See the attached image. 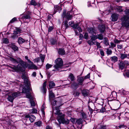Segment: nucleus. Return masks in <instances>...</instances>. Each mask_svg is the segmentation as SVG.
<instances>
[{
  "instance_id": "f257e3e1",
  "label": "nucleus",
  "mask_w": 129,
  "mask_h": 129,
  "mask_svg": "<svg viewBox=\"0 0 129 129\" xmlns=\"http://www.w3.org/2000/svg\"><path fill=\"white\" fill-rule=\"evenodd\" d=\"M21 77L22 79H23L25 85V86L22 89V92L26 93V97L30 99L31 96L29 91L31 90V89L30 87V84L29 81L28 77L26 74H23Z\"/></svg>"
},
{
  "instance_id": "f03ea898",
  "label": "nucleus",
  "mask_w": 129,
  "mask_h": 129,
  "mask_svg": "<svg viewBox=\"0 0 129 129\" xmlns=\"http://www.w3.org/2000/svg\"><path fill=\"white\" fill-rule=\"evenodd\" d=\"M9 59L14 63H19L16 66H13L11 68L15 71L21 70L22 68L24 67L25 65L23 61L20 58L17 57L16 59L11 57H9Z\"/></svg>"
},
{
  "instance_id": "7ed1b4c3",
  "label": "nucleus",
  "mask_w": 129,
  "mask_h": 129,
  "mask_svg": "<svg viewBox=\"0 0 129 129\" xmlns=\"http://www.w3.org/2000/svg\"><path fill=\"white\" fill-rule=\"evenodd\" d=\"M55 114L57 116V119L59 124L61 123L68 124L69 123V120L67 119L64 118V115L60 112V110L56 109Z\"/></svg>"
},
{
  "instance_id": "20e7f679",
  "label": "nucleus",
  "mask_w": 129,
  "mask_h": 129,
  "mask_svg": "<svg viewBox=\"0 0 129 129\" xmlns=\"http://www.w3.org/2000/svg\"><path fill=\"white\" fill-rule=\"evenodd\" d=\"M54 62L56 64L53 67L56 70V71H58L62 68L63 62L61 58H58L55 60Z\"/></svg>"
},
{
  "instance_id": "39448f33",
  "label": "nucleus",
  "mask_w": 129,
  "mask_h": 129,
  "mask_svg": "<svg viewBox=\"0 0 129 129\" xmlns=\"http://www.w3.org/2000/svg\"><path fill=\"white\" fill-rule=\"evenodd\" d=\"M20 93L18 92H14L10 93L8 95L7 98L8 100L11 102H13L14 99L20 95Z\"/></svg>"
},
{
  "instance_id": "423d86ee",
  "label": "nucleus",
  "mask_w": 129,
  "mask_h": 129,
  "mask_svg": "<svg viewBox=\"0 0 129 129\" xmlns=\"http://www.w3.org/2000/svg\"><path fill=\"white\" fill-rule=\"evenodd\" d=\"M122 26L126 28H129V17L124 16L121 19Z\"/></svg>"
},
{
  "instance_id": "0eeeda50",
  "label": "nucleus",
  "mask_w": 129,
  "mask_h": 129,
  "mask_svg": "<svg viewBox=\"0 0 129 129\" xmlns=\"http://www.w3.org/2000/svg\"><path fill=\"white\" fill-rule=\"evenodd\" d=\"M70 11L68 12L67 13H66V11L65 10L63 11L62 15L64 17H65L68 20L71 19L72 16V15L70 14Z\"/></svg>"
},
{
  "instance_id": "6e6552de",
  "label": "nucleus",
  "mask_w": 129,
  "mask_h": 129,
  "mask_svg": "<svg viewBox=\"0 0 129 129\" xmlns=\"http://www.w3.org/2000/svg\"><path fill=\"white\" fill-rule=\"evenodd\" d=\"M119 15L116 13H114L112 14L111 17L112 18V20L113 21H117L118 19Z\"/></svg>"
},
{
  "instance_id": "1a4fd4ad",
  "label": "nucleus",
  "mask_w": 129,
  "mask_h": 129,
  "mask_svg": "<svg viewBox=\"0 0 129 129\" xmlns=\"http://www.w3.org/2000/svg\"><path fill=\"white\" fill-rule=\"evenodd\" d=\"M79 85L78 83L74 82L71 85V87L72 89H75L78 87Z\"/></svg>"
},
{
  "instance_id": "9d476101",
  "label": "nucleus",
  "mask_w": 129,
  "mask_h": 129,
  "mask_svg": "<svg viewBox=\"0 0 129 129\" xmlns=\"http://www.w3.org/2000/svg\"><path fill=\"white\" fill-rule=\"evenodd\" d=\"M42 90L44 93L46 92V82L45 81L43 83V85L42 88Z\"/></svg>"
},
{
  "instance_id": "9b49d317",
  "label": "nucleus",
  "mask_w": 129,
  "mask_h": 129,
  "mask_svg": "<svg viewBox=\"0 0 129 129\" xmlns=\"http://www.w3.org/2000/svg\"><path fill=\"white\" fill-rule=\"evenodd\" d=\"M58 53L59 55H62L65 54V51L62 48H59L58 50Z\"/></svg>"
},
{
  "instance_id": "f8f14e48",
  "label": "nucleus",
  "mask_w": 129,
  "mask_h": 129,
  "mask_svg": "<svg viewBox=\"0 0 129 129\" xmlns=\"http://www.w3.org/2000/svg\"><path fill=\"white\" fill-rule=\"evenodd\" d=\"M99 28L101 33L104 32L105 30V27L104 25H99Z\"/></svg>"
},
{
  "instance_id": "ddd939ff",
  "label": "nucleus",
  "mask_w": 129,
  "mask_h": 129,
  "mask_svg": "<svg viewBox=\"0 0 129 129\" xmlns=\"http://www.w3.org/2000/svg\"><path fill=\"white\" fill-rule=\"evenodd\" d=\"M10 47L14 51H18V47L13 44H12L10 45Z\"/></svg>"
},
{
  "instance_id": "4468645a",
  "label": "nucleus",
  "mask_w": 129,
  "mask_h": 129,
  "mask_svg": "<svg viewBox=\"0 0 129 129\" xmlns=\"http://www.w3.org/2000/svg\"><path fill=\"white\" fill-rule=\"evenodd\" d=\"M49 99L50 101H51V99L55 97L54 94L52 92V90H49Z\"/></svg>"
},
{
  "instance_id": "2eb2a0df",
  "label": "nucleus",
  "mask_w": 129,
  "mask_h": 129,
  "mask_svg": "<svg viewBox=\"0 0 129 129\" xmlns=\"http://www.w3.org/2000/svg\"><path fill=\"white\" fill-rule=\"evenodd\" d=\"M119 65V68L122 70L124 69L125 67V66L124 64L123 61L120 62Z\"/></svg>"
},
{
  "instance_id": "dca6fc26",
  "label": "nucleus",
  "mask_w": 129,
  "mask_h": 129,
  "mask_svg": "<svg viewBox=\"0 0 129 129\" xmlns=\"http://www.w3.org/2000/svg\"><path fill=\"white\" fill-rule=\"evenodd\" d=\"M83 81L84 79L83 77H79L77 79V81L78 82V84L79 85H82Z\"/></svg>"
},
{
  "instance_id": "f3484780",
  "label": "nucleus",
  "mask_w": 129,
  "mask_h": 129,
  "mask_svg": "<svg viewBox=\"0 0 129 129\" xmlns=\"http://www.w3.org/2000/svg\"><path fill=\"white\" fill-rule=\"evenodd\" d=\"M18 42L19 44H22L25 42V40L21 37H19L18 39Z\"/></svg>"
},
{
  "instance_id": "a211bd4d",
  "label": "nucleus",
  "mask_w": 129,
  "mask_h": 129,
  "mask_svg": "<svg viewBox=\"0 0 129 129\" xmlns=\"http://www.w3.org/2000/svg\"><path fill=\"white\" fill-rule=\"evenodd\" d=\"M89 91L87 90H84L82 91V93L84 96L87 95L89 93Z\"/></svg>"
},
{
  "instance_id": "6ab92c4d",
  "label": "nucleus",
  "mask_w": 129,
  "mask_h": 129,
  "mask_svg": "<svg viewBox=\"0 0 129 129\" xmlns=\"http://www.w3.org/2000/svg\"><path fill=\"white\" fill-rule=\"evenodd\" d=\"M111 60L113 62H115L118 60V58L117 56H114L111 57Z\"/></svg>"
},
{
  "instance_id": "aec40b11",
  "label": "nucleus",
  "mask_w": 129,
  "mask_h": 129,
  "mask_svg": "<svg viewBox=\"0 0 129 129\" xmlns=\"http://www.w3.org/2000/svg\"><path fill=\"white\" fill-rule=\"evenodd\" d=\"M35 118L36 117L34 115H31L30 117L29 120L31 122H32L34 121Z\"/></svg>"
},
{
  "instance_id": "412c9836",
  "label": "nucleus",
  "mask_w": 129,
  "mask_h": 129,
  "mask_svg": "<svg viewBox=\"0 0 129 129\" xmlns=\"http://www.w3.org/2000/svg\"><path fill=\"white\" fill-rule=\"evenodd\" d=\"M55 86V84L53 82L51 81L49 82V86L50 88H52Z\"/></svg>"
},
{
  "instance_id": "4be33fe9",
  "label": "nucleus",
  "mask_w": 129,
  "mask_h": 129,
  "mask_svg": "<svg viewBox=\"0 0 129 129\" xmlns=\"http://www.w3.org/2000/svg\"><path fill=\"white\" fill-rule=\"evenodd\" d=\"M3 43L8 44L9 43V41L8 39L7 38H4L2 40Z\"/></svg>"
},
{
  "instance_id": "5701e85b",
  "label": "nucleus",
  "mask_w": 129,
  "mask_h": 129,
  "mask_svg": "<svg viewBox=\"0 0 129 129\" xmlns=\"http://www.w3.org/2000/svg\"><path fill=\"white\" fill-rule=\"evenodd\" d=\"M88 31L89 33L91 34H93L94 33V29L92 28H88Z\"/></svg>"
},
{
  "instance_id": "b1692460",
  "label": "nucleus",
  "mask_w": 129,
  "mask_h": 129,
  "mask_svg": "<svg viewBox=\"0 0 129 129\" xmlns=\"http://www.w3.org/2000/svg\"><path fill=\"white\" fill-rule=\"evenodd\" d=\"M120 58L122 59H123L124 58L127 57V56H128L126 54L121 53L120 54Z\"/></svg>"
},
{
  "instance_id": "393cba45",
  "label": "nucleus",
  "mask_w": 129,
  "mask_h": 129,
  "mask_svg": "<svg viewBox=\"0 0 129 129\" xmlns=\"http://www.w3.org/2000/svg\"><path fill=\"white\" fill-rule=\"evenodd\" d=\"M35 124L37 126L40 127L42 125V123L41 121H39L36 122Z\"/></svg>"
},
{
  "instance_id": "a878e982",
  "label": "nucleus",
  "mask_w": 129,
  "mask_h": 129,
  "mask_svg": "<svg viewBox=\"0 0 129 129\" xmlns=\"http://www.w3.org/2000/svg\"><path fill=\"white\" fill-rule=\"evenodd\" d=\"M83 120L81 119H79L76 120V123L78 124H80L82 123Z\"/></svg>"
},
{
  "instance_id": "bb28decb",
  "label": "nucleus",
  "mask_w": 129,
  "mask_h": 129,
  "mask_svg": "<svg viewBox=\"0 0 129 129\" xmlns=\"http://www.w3.org/2000/svg\"><path fill=\"white\" fill-rule=\"evenodd\" d=\"M54 8V13L53 14H55L56 12L58 11L60 8V7L58 6H55Z\"/></svg>"
},
{
  "instance_id": "cd10ccee",
  "label": "nucleus",
  "mask_w": 129,
  "mask_h": 129,
  "mask_svg": "<svg viewBox=\"0 0 129 129\" xmlns=\"http://www.w3.org/2000/svg\"><path fill=\"white\" fill-rule=\"evenodd\" d=\"M96 36L97 39H98L100 40H102L103 38V36L102 34L97 35Z\"/></svg>"
},
{
  "instance_id": "c85d7f7f",
  "label": "nucleus",
  "mask_w": 129,
  "mask_h": 129,
  "mask_svg": "<svg viewBox=\"0 0 129 129\" xmlns=\"http://www.w3.org/2000/svg\"><path fill=\"white\" fill-rule=\"evenodd\" d=\"M69 78L70 79L71 81H73L74 80V77L73 75L71 73L69 76Z\"/></svg>"
},
{
  "instance_id": "c756f323",
  "label": "nucleus",
  "mask_w": 129,
  "mask_h": 129,
  "mask_svg": "<svg viewBox=\"0 0 129 129\" xmlns=\"http://www.w3.org/2000/svg\"><path fill=\"white\" fill-rule=\"evenodd\" d=\"M52 66V65L50 64L49 63H47L46 66V70H47L49 69Z\"/></svg>"
},
{
  "instance_id": "7c9ffc66",
  "label": "nucleus",
  "mask_w": 129,
  "mask_h": 129,
  "mask_svg": "<svg viewBox=\"0 0 129 129\" xmlns=\"http://www.w3.org/2000/svg\"><path fill=\"white\" fill-rule=\"evenodd\" d=\"M29 111L30 113H36L37 111V110L35 108L30 110Z\"/></svg>"
},
{
  "instance_id": "2f4dec72",
  "label": "nucleus",
  "mask_w": 129,
  "mask_h": 129,
  "mask_svg": "<svg viewBox=\"0 0 129 129\" xmlns=\"http://www.w3.org/2000/svg\"><path fill=\"white\" fill-rule=\"evenodd\" d=\"M104 44L106 46H107L109 45L108 41L106 38H104Z\"/></svg>"
},
{
  "instance_id": "473e14b6",
  "label": "nucleus",
  "mask_w": 129,
  "mask_h": 129,
  "mask_svg": "<svg viewBox=\"0 0 129 129\" xmlns=\"http://www.w3.org/2000/svg\"><path fill=\"white\" fill-rule=\"evenodd\" d=\"M29 68L31 69H37V67L34 64H32L30 65Z\"/></svg>"
},
{
  "instance_id": "72a5a7b5",
  "label": "nucleus",
  "mask_w": 129,
  "mask_h": 129,
  "mask_svg": "<svg viewBox=\"0 0 129 129\" xmlns=\"http://www.w3.org/2000/svg\"><path fill=\"white\" fill-rule=\"evenodd\" d=\"M117 11L119 12H122L123 11V10L122 9V7L120 6H117Z\"/></svg>"
},
{
  "instance_id": "f704fd0d",
  "label": "nucleus",
  "mask_w": 129,
  "mask_h": 129,
  "mask_svg": "<svg viewBox=\"0 0 129 129\" xmlns=\"http://www.w3.org/2000/svg\"><path fill=\"white\" fill-rule=\"evenodd\" d=\"M57 98H56L55 99L53 100V101L52 103V104L53 106H55L56 105V102L57 101Z\"/></svg>"
},
{
  "instance_id": "c9c22d12",
  "label": "nucleus",
  "mask_w": 129,
  "mask_h": 129,
  "mask_svg": "<svg viewBox=\"0 0 129 129\" xmlns=\"http://www.w3.org/2000/svg\"><path fill=\"white\" fill-rule=\"evenodd\" d=\"M79 24L78 23L75 24H74L72 27L74 29V30H76L77 26L79 25Z\"/></svg>"
},
{
  "instance_id": "e433bc0d",
  "label": "nucleus",
  "mask_w": 129,
  "mask_h": 129,
  "mask_svg": "<svg viewBox=\"0 0 129 129\" xmlns=\"http://www.w3.org/2000/svg\"><path fill=\"white\" fill-rule=\"evenodd\" d=\"M91 39L93 41H95L97 39L96 35H93L90 36Z\"/></svg>"
},
{
  "instance_id": "4c0bfd02",
  "label": "nucleus",
  "mask_w": 129,
  "mask_h": 129,
  "mask_svg": "<svg viewBox=\"0 0 129 129\" xmlns=\"http://www.w3.org/2000/svg\"><path fill=\"white\" fill-rule=\"evenodd\" d=\"M22 18H23L26 19H29L30 18V16L28 15H23L22 16Z\"/></svg>"
},
{
  "instance_id": "58836bf2",
  "label": "nucleus",
  "mask_w": 129,
  "mask_h": 129,
  "mask_svg": "<svg viewBox=\"0 0 129 129\" xmlns=\"http://www.w3.org/2000/svg\"><path fill=\"white\" fill-rule=\"evenodd\" d=\"M100 106L101 107V109H99V110H100V112H101L103 113L105 111L106 109L104 108H103L101 105H100Z\"/></svg>"
},
{
  "instance_id": "ea45409f",
  "label": "nucleus",
  "mask_w": 129,
  "mask_h": 129,
  "mask_svg": "<svg viewBox=\"0 0 129 129\" xmlns=\"http://www.w3.org/2000/svg\"><path fill=\"white\" fill-rule=\"evenodd\" d=\"M30 3L32 5L36 6L37 5L36 2L34 0H32L30 1Z\"/></svg>"
},
{
  "instance_id": "a19ab883",
  "label": "nucleus",
  "mask_w": 129,
  "mask_h": 129,
  "mask_svg": "<svg viewBox=\"0 0 129 129\" xmlns=\"http://www.w3.org/2000/svg\"><path fill=\"white\" fill-rule=\"evenodd\" d=\"M127 92L124 90L122 89L121 90V91L120 92V93L121 94L123 95H125L126 94Z\"/></svg>"
},
{
  "instance_id": "79ce46f5",
  "label": "nucleus",
  "mask_w": 129,
  "mask_h": 129,
  "mask_svg": "<svg viewBox=\"0 0 129 129\" xmlns=\"http://www.w3.org/2000/svg\"><path fill=\"white\" fill-rule=\"evenodd\" d=\"M112 51L110 49H109L108 48L107 49V53L108 55H110L111 54Z\"/></svg>"
},
{
  "instance_id": "37998d69",
  "label": "nucleus",
  "mask_w": 129,
  "mask_h": 129,
  "mask_svg": "<svg viewBox=\"0 0 129 129\" xmlns=\"http://www.w3.org/2000/svg\"><path fill=\"white\" fill-rule=\"evenodd\" d=\"M64 25L65 27V28H67L69 27L68 24V21H65L64 22Z\"/></svg>"
},
{
  "instance_id": "c03bdc74",
  "label": "nucleus",
  "mask_w": 129,
  "mask_h": 129,
  "mask_svg": "<svg viewBox=\"0 0 129 129\" xmlns=\"http://www.w3.org/2000/svg\"><path fill=\"white\" fill-rule=\"evenodd\" d=\"M80 94V93L78 91H76L73 94L74 96H78Z\"/></svg>"
},
{
  "instance_id": "a18cd8bd",
  "label": "nucleus",
  "mask_w": 129,
  "mask_h": 129,
  "mask_svg": "<svg viewBox=\"0 0 129 129\" xmlns=\"http://www.w3.org/2000/svg\"><path fill=\"white\" fill-rule=\"evenodd\" d=\"M93 41L91 40V39L88 41L87 42L90 45H92L93 43Z\"/></svg>"
},
{
  "instance_id": "49530a36",
  "label": "nucleus",
  "mask_w": 129,
  "mask_h": 129,
  "mask_svg": "<svg viewBox=\"0 0 129 129\" xmlns=\"http://www.w3.org/2000/svg\"><path fill=\"white\" fill-rule=\"evenodd\" d=\"M81 114L83 118L85 119L86 118V115L85 113L84 112L81 113Z\"/></svg>"
},
{
  "instance_id": "de8ad7c7",
  "label": "nucleus",
  "mask_w": 129,
  "mask_h": 129,
  "mask_svg": "<svg viewBox=\"0 0 129 129\" xmlns=\"http://www.w3.org/2000/svg\"><path fill=\"white\" fill-rule=\"evenodd\" d=\"M30 103L31 106H34L35 105V102L32 100H31Z\"/></svg>"
},
{
  "instance_id": "09e8293b",
  "label": "nucleus",
  "mask_w": 129,
  "mask_h": 129,
  "mask_svg": "<svg viewBox=\"0 0 129 129\" xmlns=\"http://www.w3.org/2000/svg\"><path fill=\"white\" fill-rule=\"evenodd\" d=\"M71 121L73 123H75L76 119L73 118H71L70 119Z\"/></svg>"
},
{
  "instance_id": "8fccbe9b",
  "label": "nucleus",
  "mask_w": 129,
  "mask_h": 129,
  "mask_svg": "<svg viewBox=\"0 0 129 129\" xmlns=\"http://www.w3.org/2000/svg\"><path fill=\"white\" fill-rule=\"evenodd\" d=\"M84 39H87L88 37V35L87 33H85L84 35Z\"/></svg>"
},
{
  "instance_id": "3c124183",
  "label": "nucleus",
  "mask_w": 129,
  "mask_h": 129,
  "mask_svg": "<svg viewBox=\"0 0 129 129\" xmlns=\"http://www.w3.org/2000/svg\"><path fill=\"white\" fill-rule=\"evenodd\" d=\"M125 14L127 15H129V9H126L124 11Z\"/></svg>"
},
{
  "instance_id": "603ef678",
  "label": "nucleus",
  "mask_w": 129,
  "mask_h": 129,
  "mask_svg": "<svg viewBox=\"0 0 129 129\" xmlns=\"http://www.w3.org/2000/svg\"><path fill=\"white\" fill-rule=\"evenodd\" d=\"M16 18L15 17H14L10 21V23H13L15 21H16Z\"/></svg>"
},
{
  "instance_id": "864d4df0",
  "label": "nucleus",
  "mask_w": 129,
  "mask_h": 129,
  "mask_svg": "<svg viewBox=\"0 0 129 129\" xmlns=\"http://www.w3.org/2000/svg\"><path fill=\"white\" fill-rule=\"evenodd\" d=\"M44 107L43 105L42 106V108L41 109V111L42 112V113L43 115H44L45 113L44 110Z\"/></svg>"
},
{
  "instance_id": "5fc2aeb1",
  "label": "nucleus",
  "mask_w": 129,
  "mask_h": 129,
  "mask_svg": "<svg viewBox=\"0 0 129 129\" xmlns=\"http://www.w3.org/2000/svg\"><path fill=\"white\" fill-rule=\"evenodd\" d=\"M45 58V56L44 55H42L40 56V59L42 62H44Z\"/></svg>"
},
{
  "instance_id": "6e6d98bb",
  "label": "nucleus",
  "mask_w": 129,
  "mask_h": 129,
  "mask_svg": "<svg viewBox=\"0 0 129 129\" xmlns=\"http://www.w3.org/2000/svg\"><path fill=\"white\" fill-rule=\"evenodd\" d=\"M51 44L52 45H54L55 43V41L54 40L52 39L50 41Z\"/></svg>"
},
{
  "instance_id": "4d7b16f0",
  "label": "nucleus",
  "mask_w": 129,
  "mask_h": 129,
  "mask_svg": "<svg viewBox=\"0 0 129 129\" xmlns=\"http://www.w3.org/2000/svg\"><path fill=\"white\" fill-rule=\"evenodd\" d=\"M100 53L102 56H104V51L102 49H100Z\"/></svg>"
},
{
  "instance_id": "13d9d810",
  "label": "nucleus",
  "mask_w": 129,
  "mask_h": 129,
  "mask_svg": "<svg viewBox=\"0 0 129 129\" xmlns=\"http://www.w3.org/2000/svg\"><path fill=\"white\" fill-rule=\"evenodd\" d=\"M53 29V26H50L48 28V31L49 32H50Z\"/></svg>"
},
{
  "instance_id": "bf43d9fd",
  "label": "nucleus",
  "mask_w": 129,
  "mask_h": 129,
  "mask_svg": "<svg viewBox=\"0 0 129 129\" xmlns=\"http://www.w3.org/2000/svg\"><path fill=\"white\" fill-rule=\"evenodd\" d=\"M79 38L80 40H82L83 39V35L81 33L80 34Z\"/></svg>"
},
{
  "instance_id": "052dcab7",
  "label": "nucleus",
  "mask_w": 129,
  "mask_h": 129,
  "mask_svg": "<svg viewBox=\"0 0 129 129\" xmlns=\"http://www.w3.org/2000/svg\"><path fill=\"white\" fill-rule=\"evenodd\" d=\"M16 30L17 31L18 33L20 34L21 33V30L19 28H16Z\"/></svg>"
},
{
  "instance_id": "680f3d73",
  "label": "nucleus",
  "mask_w": 129,
  "mask_h": 129,
  "mask_svg": "<svg viewBox=\"0 0 129 129\" xmlns=\"http://www.w3.org/2000/svg\"><path fill=\"white\" fill-rule=\"evenodd\" d=\"M69 25L72 27L74 24V22L73 21H70L69 22Z\"/></svg>"
},
{
  "instance_id": "e2e57ef3",
  "label": "nucleus",
  "mask_w": 129,
  "mask_h": 129,
  "mask_svg": "<svg viewBox=\"0 0 129 129\" xmlns=\"http://www.w3.org/2000/svg\"><path fill=\"white\" fill-rule=\"evenodd\" d=\"M123 63L125 66L128 65L129 64L128 61H125L124 62L123 61Z\"/></svg>"
},
{
  "instance_id": "0e129e2a",
  "label": "nucleus",
  "mask_w": 129,
  "mask_h": 129,
  "mask_svg": "<svg viewBox=\"0 0 129 129\" xmlns=\"http://www.w3.org/2000/svg\"><path fill=\"white\" fill-rule=\"evenodd\" d=\"M25 58L28 61L29 63H32L31 61L30 60H29L28 59V57L27 56H25Z\"/></svg>"
},
{
  "instance_id": "69168bd1",
  "label": "nucleus",
  "mask_w": 129,
  "mask_h": 129,
  "mask_svg": "<svg viewBox=\"0 0 129 129\" xmlns=\"http://www.w3.org/2000/svg\"><path fill=\"white\" fill-rule=\"evenodd\" d=\"M90 74L89 73L87 75L85 76L84 77V79H87V78H89L90 77Z\"/></svg>"
},
{
  "instance_id": "338daca9",
  "label": "nucleus",
  "mask_w": 129,
  "mask_h": 129,
  "mask_svg": "<svg viewBox=\"0 0 129 129\" xmlns=\"http://www.w3.org/2000/svg\"><path fill=\"white\" fill-rule=\"evenodd\" d=\"M77 29L78 31L80 32H81L82 31V29L80 27H77Z\"/></svg>"
},
{
  "instance_id": "774afa93",
  "label": "nucleus",
  "mask_w": 129,
  "mask_h": 129,
  "mask_svg": "<svg viewBox=\"0 0 129 129\" xmlns=\"http://www.w3.org/2000/svg\"><path fill=\"white\" fill-rule=\"evenodd\" d=\"M110 44L111 46V47H114L116 46V44H114L113 42H111L110 43Z\"/></svg>"
}]
</instances>
